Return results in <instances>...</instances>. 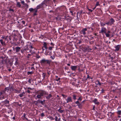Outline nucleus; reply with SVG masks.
<instances>
[{"label": "nucleus", "mask_w": 121, "mask_h": 121, "mask_svg": "<svg viewBox=\"0 0 121 121\" xmlns=\"http://www.w3.org/2000/svg\"><path fill=\"white\" fill-rule=\"evenodd\" d=\"M51 60H46L44 59H42L40 61V63L41 64H48L49 65H50L51 62Z\"/></svg>", "instance_id": "1"}, {"label": "nucleus", "mask_w": 121, "mask_h": 121, "mask_svg": "<svg viewBox=\"0 0 121 121\" xmlns=\"http://www.w3.org/2000/svg\"><path fill=\"white\" fill-rule=\"evenodd\" d=\"M44 6V5L43 4H42V3L40 4L37 6L36 7V10H35V13H34L33 14V16H35L37 15V14L36 13L38 11V9L40 8H42V7H43Z\"/></svg>", "instance_id": "2"}, {"label": "nucleus", "mask_w": 121, "mask_h": 121, "mask_svg": "<svg viewBox=\"0 0 121 121\" xmlns=\"http://www.w3.org/2000/svg\"><path fill=\"white\" fill-rule=\"evenodd\" d=\"M62 7H58L56 8L54 11L56 15L59 14L60 12L62 11Z\"/></svg>", "instance_id": "3"}, {"label": "nucleus", "mask_w": 121, "mask_h": 121, "mask_svg": "<svg viewBox=\"0 0 121 121\" xmlns=\"http://www.w3.org/2000/svg\"><path fill=\"white\" fill-rule=\"evenodd\" d=\"M2 59L1 60V63L3 64H5L7 63V58L5 57L1 56L0 57Z\"/></svg>", "instance_id": "4"}, {"label": "nucleus", "mask_w": 121, "mask_h": 121, "mask_svg": "<svg viewBox=\"0 0 121 121\" xmlns=\"http://www.w3.org/2000/svg\"><path fill=\"white\" fill-rule=\"evenodd\" d=\"M51 0H44V1H43L42 3V4H43V5H45V6H47V4H48L49 3V2Z\"/></svg>", "instance_id": "5"}, {"label": "nucleus", "mask_w": 121, "mask_h": 121, "mask_svg": "<svg viewBox=\"0 0 121 121\" xmlns=\"http://www.w3.org/2000/svg\"><path fill=\"white\" fill-rule=\"evenodd\" d=\"M107 31L105 27H102L101 28V30L99 32V33H102V34L103 33H105Z\"/></svg>", "instance_id": "6"}, {"label": "nucleus", "mask_w": 121, "mask_h": 121, "mask_svg": "<svg viewBox=\"0 0 121 121\" xmlns=\"http://www.w3.org/2000/svg\"><path fill=\"white\" fill-rule=\"evenodd\" d=\"M47 94V92L43 90L41 91L39 93V94L41 96H43L44 94L45 95V94Z\"/></svg>", "instance_id": "7"}, {"label": "nucleus", "mask_w": 121, "mask_h": 121, "mask_svg": "<svg viewBox=\"0 0 121 121\" xmlns=\"http://www.w3.org/2000/svg\"><path fill=\"white\" fill-rule=\"evenodd\" d=\"M45 95L46 98L47 99H49L52 97V95L51 94H48V92L47 94H45Z\"/></svg>", "instance_id": "8"}, {"label": "nucleus", "mask_w": 121, "mask_h": 121, "mask_svg": "<svg viewBox=\"0 0 121 121\" xmlns=\"http://www.w3.org/2000/svg\"><path fill=\"white\" fill-rule=\"evenodd\" d=\"M66 20L68 22H70L71 21L72 18L71 17H69V16H68L66 17Z\"/></svg>", "instance_id": "9"}, {"label": "nucleus", "mask_w": 121, "mask_h": 121, "mask_svg": "<svg viewBox=\"0 0 121 121\" xmlns=\"http://www.w3.org/2000/svg\"><path fill=\"white\" fill-rule=\"evenodd\" d=\"M67 103H69L70 102H72V98L70 97H68L66 99Z\"/></svg>", "instance_id": "10"}, {"label": "nucleus", "mask_w": 121, "mask_h": 121, "mask_svg": "<svg viewBox=\"0 0 121 121\" xmlns=\"http://www.w3.org/2000/svg\"><path fill=\"white\" fill-rule=\"evenodd\" d=\"M87 28H85L83 29L81 31V34H83L84 35H85L86 34V31H87Z\"/></svg>", "instance_id": "11"}, {"label": "nucleus", "mask_w": 121, "mask_h": 121, "mask_svg": "<svg viewBox=\"0 0 121 121\" xmlns=\"http://www.w3.org/2000/svg\"><path fill=\"white\" fill-rule=\"evenodd\" d=\"M2 103L4 105L6 104H9V101L7 99H6L4 101L2 102Z\"/></svg>", "instance_id": "12"}, {"label": "nucleus", "mask_w": 121, "mask_h": 121, "mask_svg": "<svg viewBox=\"0 0 121 121\" xmlns=\"http://www.w3.org/2000/svg\"><path fill=\"white\" fill-rule=\"evenodd\" d=\"M109 56L110 57V58L112 60H113L114 59V58L115 57L114 54H112L111 55L109 54Z\"/></svg>", "instance_id": "13"}, {"label": "nucleus", "mask_w": 121, "mask_h": 121, "mask_svg": "<svg viewBox=\"0 0 121 121\" xmlns=\"http://www.w3.org/2000/svg\"><path fill=\"white\" fill-rule=\"evenodd\" d=\"M77 67V66H71V68L72 70L75 71Z\"/></svg>", "instance_id": "14"}, {"label": "nucleus", "mask_w": 121, "mask_h": 121, "mask_svg": "<svg viewBox=\"0 0 121 121\" xmlns=\"http://www.w3.org/2000/svg\"><path fill=\"white\" fill-rule=\"evenodd\" d=\"M109 22L110 23V25H111L113 24L115 22V21L112 18H111L109 20Z\"/></svg>", "instance_id": "15"}, {"label": "nucleus", "mask_w": 121, "mask_h": 121, "mask_svg": "<svg viewBox=\"0 0 121 121\" xmlns=\"http://www.w3.org/2000/svg\"><path fill=\"white\" fill-rule=\"evenodd\" d=\"M115 47L116 48V49L114 51L115 52H116L117 51H119L120 48V45H118L116 46V47Z\"/></svg>", "instance_id": "16"}, {"label": "nucleus", "mask_w": 121, "mask_h": 121, "mask_svg": "<svg viewBox=\"0 0 121 121\" xmlns=\"http://www.w3.org/2000/svg\"><path fill=\"white\" fill-rule=\"evenodd\" d=\"M83 51L84 52H86L87 51H88L89 52L90 51V50H91V49H89V48H83Z\"/></svg>", "instance_id": "17"}, {"label": "nucleus", "mask_w": 121, "mask_h": 121, "mask_svg": "<svg viewBox=\"0 0 121 121\" xmlns=\"http://www.w3.org/2000/svg\"><path fill=\"white\" fill-rule=\"evenodd\" d=\"M93 102L97 105H99V103L98 102L97 99H94L93 101Z\"/></svg>", "instance_id": "18"}, {"label": "nucleus", "mask_w": 121, "mask_h": 121, "mask_svg": "<svg viewBox=\"0 0 121 121\" xmlns=\"http://www.w3.org/2000/svg\"><path fill=\"white\" fill-rule=\"evenodd\" d=\"M0 42L3 46H5L6 45L4 41H3V40L1 39L0 40Z\"/></svg>", "instance_id": "19"}, {"label": "nucleus", "mask_w": 121, "mask_h": 121, "mask_svg": "<svg viewBox=\"0 0 121 121\" xmlns=\"http://www.w3.org/2000/svg\"><path fill=\"white\" fill-rule=\"evenodd\" d=\"M15 59L16 61L15 65H18V59L17 58L15 57Z\"/></svg>", "instance_id": "20"}, {"label": "nucleus", "mask_w": 121, "mask_h": 121, "mask_svg": "<svg viewBox=\"0 0 121 121\" xmlns=\"http://www.w3.org/2000/svg\"><path fill=\"white\" fill-rule=\"evenodd\" d=\"M43 47H44L46 49H48V48L47 47V43L45 42H43Z\"/></svg>", "instance_id": "21"}, {"label": "nucleus", "mask_w": 121, "mask_h": 121, "mask_svg": "<svg viewBox=\"0 0 121 121\" xmlns=\"http://www.w3.org/2000/svg\"><path fill=\"white\" fill-rule=\"evenodd\" d=\"M15 49H16V52H18L20 51L21 48L19 47H17L15 48Z\"/></svg>", "instance_id": "22"}, {"label": "nucleus", "mask_w": 121, "mask_h": 121, "mask_svg": "<svg viewBox=\"0 0 121 121\" xmlns=\"http://www.w3.org/2000/svg\"><path fill=\"white\" fill-rule=\"evenodd\" d=\"M36 102L37 103H41L42 105H43V102L41 100H40L39 99L36 101Z\"/></svg>", "instance_id": "23"}, {"label": "nucleus", "mask_w": 121, "mask_h": 121, "mask_svg": "<svg viewBox=\"0 0 121 121\" xmlns=\"http://www.w3.org/2000/svg\"><path fill=\"white\" fill-rule=\"evenodd\" d=\"M36 10V9H33L32 8H31L29 9V11L31 12H34V13H35V10Z\"/></svg>", "instance_id": "24"}, {"label": "nucleus", "mask_w": 121, "mask_h": 121, "mask_svg": "<svg viewBox=\"0 0 121 121\" xmlns=\"http://www.w3.org/2000/svg\"><path fill=\"white\" fill-rule=\"evenodd\" d=\"M60 118L59 117L58 118L57 117V116L55 117V120L56 121H60Z\"/></svg>", "instance_id": "25"}, {"label": "nucleus", "mask_w": 121, "mask_h": 121, "mask_svg": "<svg viewBox=\"0 0 121 121\" xmlns=\"http://www.w3.org/2000/svg\"><path fill=\"white\" fill-rule=\"evenodd\" d=\"M5 93V92L4 90L1 91L0 92V95H4V94Z\"/></svg>", "instance_id": "26"}, {"label": "nucleus", "mask_w": 121, "mask_h": 121, "mask_svg": "<svg viewBox=\"0 0 121 121\" xmlns=\"http://www.w3.org/2000/svg\"><path fill=\"white\" fill-rule=\"evenodd\" d=\"M95 84L97 85H101V83L99 82V81L98 80H97L95 82Z\"/></svg>", "instance_id": "27"}, {"label": "nucleus", "mask_w": 121, "mask_h": 121, "mask_svg": "<svg viewBox=\"0 0 121 121\" xmlns=\"http://www.w3.org/2000/svg\"><path fill=\"white\" fill-rule=\"evenodd\" d=\"M77 105L78 106L79 108H82V103H79L77 104Z\"/></svg>", "instance_id": "28"}, {"label": "nucleus", "mask_w": 121, "mask_h": 121, "mask_svg": "<svg viewBox=\"0 0 121 121\" xmlns=\"http://www.w3.org/2000/svg\"><path fill=\"white\" fill-rule=\"evenodd\" d=\"M61 107L58 110V111L60 113H62L64 111L63 110H61Z\"/></svg>", "instance_id": "29"}, {"label": "nucleus", "mask_w": 121, "mask_h": 121, "mask_svg": "<svg viewBox=\"0 0 121 121\" xmlns=\"http://www.w3.org/2000/svg\"><path fill=\"white\" fill-rule=\"evenodd\" d=\"M34 73V72L33 71H28L27 72V74L28 75H29V74H33Z\"/></svg>", "instance_id": "30"}, {"label": "nucleus", "mask_w": 121, "mask_h": 121, "mask_svg": "<svg viewBox=\"0 0 121 121\" xmlns=\"http://www.w3.org/2000/svg\"><path fill=\"white\" fill-rule=\"evenodd\" d=\"M21 5L20 4L19 2H18L17 3V6L18 7L20 8L21 7Z\"/></svg>", "instance_id": "31"}, {"label": "nucleus", "mask_w": 121, "mask_h": 121, "mask_svg": "<svg viewBox=\"0 0 121 121\" xmlns=\"http://www.w3.org/2000/svg\"><path fill=\"white\" fill-rule=\"evenodd\" d=\"M73 99H74L75 100L76 99V95H75L73 94Z\"/></svg>", "instance_id": "32"}, {"label": "nucleus", "mask_w": 121, "mask_h": 121, "mask_svg": "<svg viewBox=\"0 0 121 121\" xmlns=\"http://www.w3.org/2000/svg\"><path fill=\"white\" fill-rule=\"evenodd\" d=\"M15 91V92L16 93H20V91H19L18 90H17L15 89H14L13 91Z\"/></svg>", "instance_id": "33"}, {"label": "nucleus", "mask_w": 121, "mask_h": 121, "mask_svg": "<svg viewBox=\"0 0 121 121\" xmlns=\"http://www.w3.org/2000/svg\"><path fill=\"white\" fill-rule=\"evenodd\" d=\"M76 42H77V44H80L82 43V42L80 40H77L76 41Z\"/></svg>", "instance_id": "34"}, {"label": "nucleus", "mask_w": 121, "mask_h": 121, "mask_svg": "<svg viewBox=\"0 0 121 121\" xmlns=\"http://www.w3.org/2000/svg\"><path fill=\"white\" fill-rule=\"evenodd\" d=\"M26 50H27V49L26 48L23 49L21 50V51L22 53H23L25 51H26Z\"/></svg>", "instance_id": "35"}, {"label": "nucleus", "mask_w": 121, "mask_h": 121, "mask_svg": "<svg viewBox=\"0 0 121 121\" xmlns=\"http://www.w3.org/2000/svg\"><path fill=\"white\" fill-rule=\"evenodd\" d=\"M9 90V87H6L4 89V90L5 91H8Z\"/></svg>", "instance_id": "36"}, {"label": "nucleus", "mask_w": 121, "mask_h": 121, "mask_svg": "<svg viewBox=\"0 0 121 121\" xmlns=\"http://www.w3.org/2000/svg\"><path fill=\"white\" fill-rule=\"evenodd\" d=\"M100 91V88H96V90H95V92H98Z\"/></svg>", "instance_id": "37"}, {"label": "nucleus", "mask_w": 121, "mask_h": 121, "mask_svg": "<svg viewBox=\"0 0 121 121\" xmlns=\"http://www.w3.org/2000/svg\"><path fill=\"white\" fill-rule=\"evenodd\" d=\"M100 24H101V26H104L105 25V23H103V22H101Z\"/></svg>", "instance_id": "38"}, {"label": "nucleus", "mask_w": 121, "mask_h": 121, "mask_svg": "<svg viewBox=\"0 0 121 121\" xmlns=\"http://www.w3.org/2000/svg\"><path fill=\"white\" fill-rule=\"evenodd\" d=\"M105 34L106 37H109L110 34H109L106 33H106Z\"/></svg>", "instance_id": "39"}, {"label": "nucleus", "mask_w": 121, "mask_h": 121, "mask_svg": "<svg viewBox=\"0 0 121 121\" xmlns=\"http://www.w3.org/2000/svg\"><path fill=\"white\" fill-rule=\"evenodd\" d=\"M41 96L39 94L38 95L36 96V97L38 99H40L41 98Z\"/></svg>", "instance_id": "40"}, {"label": "nucleus", "mask_w": 121, "mask_h": 121, "mask_svg": "<svg viewBox=\"0 0 121 121\" xmlns=\"http://www.w3.org/2000/svg\"><path fill=\"white\" fill-rule=\"evenodd\" d=\"M100 5V4H99V1H98L96 3L95 5L96 7Z\"/></svg>", "instance_id": "41"}, {"label": "nucleus", "mask_w": 121, "mask_h": 121, "mask_svg": "<svg viewBox=\"0 0 121 121\" xmlns=\"http://www.w3.org/2000/svg\"><path fill=\"white\" fill-rule=\"evenodd\" d=\"M49 118L51 120H54V118H53L52 116H49Z\"/></svg>", "instance_id": "42"}, {"label": "nucleus", "mask_w": 121, "mask_h": 121, "mask_svg": "<svg viewBox=\"0 0 121 121\" xmlns=\"http://www.w3.org/2000/svg\"><path fill=\"white\" fill-rule=\"evenodd\" d=\"M117 113L119 115H120L121 113V111H118L117 112Z\"/></svg>", "instance_id": "43"}, {"label": "nucleus", "mask_w": 121, "mask_h": 121, "mask_svg": "<svg viewBox=\"0 0 121 121\" xmlns=\"http://www.w3.org/2000/svg\"><path fill=\"white\" fill-rule=\"evenodd\" d=\"M54 47H49L48 48V49L49 50H51L52 49V48H53Z\"/></svg>", "instance_id": "44"}, {"label": "nucleus", "mask_w": 121, "mask_h": 121, "mask_svg": "<svg viewBox=\"0 0 121 121\" xmlns=\"http://www.w3.org/2000/svg\"><path fill=\"white\" fill-rule=\"evenodd\" d=\"M50 57L52 60H53L54 59L55 57L53 56H51Z\"/></svg>", "instance_id": "45"}, {"label": "nucleus", "mask_w": 121, "mask_h": 121, "mask_svg": "<svg viewBox=\"0 0 121 121\" xmlns=\"http://www.w3.org/2000/svg\"><path fill=\"white\" fill-rule=\"evenodd\" d=\"M41 116L42 117H44L45 116L44 113L43 112L41 114Z\"/></svg>", "instance_id": "46"}, {"label": "nucleus", "mask_w": 121, "mask_h": 121, "mask_svg": "<svg viewBox=\"0 0 121 121\" xmlns=\"http://www.w3.org/2000/svg\"><path fill=\"white\" fill-rule=\"evenodd\" d=\"M14 89L13 87V86H12L9 88V89L10 90H12L13 91H14Z\"/></svg>", "instance_id": "47"}, {"label": "nucleus", "mask_w": 121, "mask_h": 121, "mask_svg": "<svg viewBox=\"0 0 121 121\" xmlns=\"http://www.w3.org/2000/svg\"><path fill=\"white\" fill-rule=\"evenodd\" d=\"M46 74L45 73H43V78H44L45 77Z\"/></svg>", "instance_id": "48"}, {"label": "nucleus", "mask_w": 121, "mask_h": 121, "mask_svg": "<svg viewBox=\"0 0 121 121\" xmlns=\"http://www.w3.org/2000/svg\"><path fill=\"white\" fill-rule=\"evenodd\" d=\"M26 116V114L25 113H24V115H23V117L26 120H28V119L27 118H26L25 117V116Z\"/></svg>", "instance_id": "49"}, {"label": "nucleus", "mask_w": 121, "mask_h": 121, "mask_svg": "<svg viewBox=\"0 0 121 121\" xmlns=\"http://www.w3.org/2000/svg\"><path fill=\"white\" fill-rule=\"evenodd\" d=\"M23 24L25 25V21H22L21 22Z\"/></svg>", "instance_id": "50"}, {"label": "nucleus", "mask_w": 121, "mask_h": 121, "mask_svg": "<svg viewBox=\"0 0 121 121\" xmlns=\"http://www.w3.org/2000/svg\"><path fill=\"white\" fill-rule=\"evenodd\" d=\"M23 95L24 94H22L21 93L19 95V96L21 97H22L23 96Z\"/></svg>", "instance_id": "51"}, {"label": "nucleus", "mask_w": 121, "mask_h": 121, "mask_svg": "<svg viewBox=\"0 0 121 121\" xmlns=\"http://www.w3.org/2000/svg\"><path fill=\"white\" fill-rule=\"evenodd\" d=\"M36 57L37 58H40V56H39L38 55H36Z\"/></svg>", "instance_id": "52"}, {"label": "nucleus", "mask_w": 121, "mask_h": 121, "mask_svg": "<svg viewBox=\"0 0 121 121\" xmlns=\"http://www.w3.org/2000/svg\"><path fill=\"white\" fill-rule=\"evenodd\" d=\"M78 100L81 101L82 100V98L81 97H80L78 99Z\"/></svg>", "instance_id": "53"}, {"label": "nucleus", "mask_w": 121, "mask_h": 121, "mask_svg": "<svg viewBox=\"0 0 121 121\" xmlns=\"http://www.w3.org/2000/svg\"><path fill=\"white\" fill-rule=\"evenodd\" d=\"M82 11H83L82 10H81L79 12V13L80 15H81L82 13Z\"/></svg>", "instance_id": "54"}, {"label": "nucleus", "mask_w": 121, "mask_h": 121, "mask_svg": "<svg viewBox=\"0 0 121 121\" xmlns=\"http://www.w3.org/2000/svg\"><path fill=\"white\" fill-rule=\"evenodd\" d=\"M62 95L63 97H64V98H65L67 97V96L63 94H62Z\"/></svg>", "instance_id": "55"}, {"label": "nucleus", "mask_w": 121, "mask_h": 121, "mask_svg": "<svg viewBox=\"0 0 121 121\" xmlns=\"http://www.w3.org/2000/svg\"><path fill=\"white\" fill-rule=\"evenodd\" d=\"M2 95V97L1 98V99H4L5 98V97H4V95Z\"/></svg>", "instance_id": "56"}, {"label": "nucleus", "mask_w": 121, "mask_h": 121, "mask_svg": "<svg viewBox=\"0 0 121 121\" xmlns=\"http://www.w3.org/2000/svg\"><path fill=\"white\" fill-rule=\"evenodd\" d=\"M79 103H80L79 102V101L78 100L76 101L75 102V103L76 104H79Z\"/></svg>", "instance_id": "57"}, {"label": "nucleus", "mask_w": 121, "mask_h": 121, "mask_svg": "<svg viewBox=\"0 0 121 121\" xmlns=\"http://www.w3.org/2000/svg\"><path fill=\"white\" fill-rule=\"evenodd\" d=\"M105 24H106L107 25H110V23L109 22V21L107 22L106 23H105Z\"/></svg>", "instance_id": "58"}, {"label": "nucleus", "mask_w": 121, "mask_h": 121, "mask_svg": "<svg viewBox=\"0 0 121 121\" xmlns=\"http://www.w3.org/2000/svg\"><path fill=\"white\" fill-rule=\"evenodd\" d=\"M79 12H78L77 13V19H78V18H79L78 16V14L79 13Z\"/></svg>", "instance_id": "59"}, {"label": "nucleus", "mask_w": 121, "mask_h": 121, "mask_svg": "<svg viewBox=\"0 0 121 121\" xmlns=\"http://www.w3.org/2000/svg\"><path fill=\"white\" fill-rule=\"evenodd\" d=\"M60 78H58L57 79H56V81H59L60 80Z\"/></svg>", "instance_id": "60"}, {"label": "nucleus", "mask_w": 121, "mask_h": 121, "mask_svg": "<svg viewBox=\"0 0 121 121\" xmlns=\"http://www.w3.org/2000/svg\"><path fill=\"white\" fill-rule=\"evenodd\" d=\"M105 91V90H104L103 89H102V90H101V93H103L104 92V91Z\"/></svg>", "instance_id": "61"}, {"label": "nucleus", "mask_w": 121, "mask_h": 121, "mask_svg": "<svg viewBox=\"0 0 121 121\" xmlns=\"http://www.w3.org/2000/svg\"><path fill=\"white\" fill-rule=\"evenodd\" d=\"M9 11H13V12L14 11V10L13 9H9Z\"/></svg>", "instance_id": "62"}, {"label": "nucleus", "mask_w": 121, "mask_h": 121, "mask_svg": "<svg viewBox=\"0 0 121 121\" xmlns=\"http://www.w3.org/2000/svg\"><path fill=\"white\" fill-rule=\"evenodd\" d=\"M28 82L30 83L31 82V80L30 79H29L28 81Z\"/></svg>", "instance_id": "63"}, {"label": "nucleus", "mask_w": 121, "mask_h": 121, "mask_svg": "<svg viewBox=\"0 0 121 121\" xmlns=\"http://www.w3.org/2000/svg\"><path fill=\"white\" fill-rule=\"evenodd\" d=\"M25 6L27 8H28L29 7V5L28 4H26Z\"/></svg>", "instance_id": "64"}]
</instances>
